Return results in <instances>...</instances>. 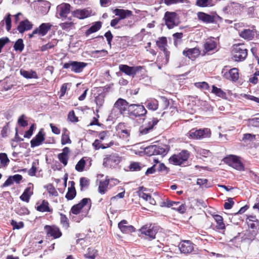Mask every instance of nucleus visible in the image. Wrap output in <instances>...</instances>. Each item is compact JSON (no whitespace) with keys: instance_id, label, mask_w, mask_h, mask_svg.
Here are the masks:
<instances>
[{"instance_id":"obj_1","label":"nucleus","mask_w":259,"mask_h":259,"mask_svg":"<svg viewBox=\"0 0 259 259\" xmlns=\"http://www.w3.org/2000/svg\"><path fill=\"white\" fill-rule=\"evenodd\" d=\"M155 144L146 147L144 149L145 153L148 156L161 155L162 157L165 156L170 150L169 145L155 142Z\"/></svg>"},{"instance_id":"obj_2","label":"nucleus","mask_w":259,"mask_h":259,"mask_svg":"<svg viewBox=\"0 0 259 259\" xmlns=\"http://www.w3.org/2000/svg\"><path fill=\"white\" fill-rule=\"evenodd\" d=\"M232 55L233 60L241 62L246 59L247 56V50L244 44H235L232 47Z\"/></svg>"},{"instance_id":"obj_3","label":"nucleus","mask_w":259,"mask_h":259,"mask_svg":"<svg viewBox=\"0 0 259 259\" xmlns=\"http://www.w3.org/2000/svg\"><path fill=\"white\" fill-rule=\"evenodd\" d=\"M190 157V152L187 150H183L177 154L171 156L168 160L173 165H181L186 161Z\"/></svg>"},{"instance_id":"obj_4","label":"nucleus","mask_w":259,"mask_h":259,"mask_svg":"<svg viewBox=\"0 0 259 259\" xmlns=\"http://www.w3.org/2000/svg\"><path fill=\"white\" fill-rule=\"evenodd\" d=\"M198 19L204 23H215L221 21L222 18L215 12L208 14L202 12H199L197 14Z\"/></svg>"},{"instance_id":"obj_5","label":"nucleus","mask_w":259,"mask_h":259,"mask_svg":"<svg viewBox=\"0 0 259 259\" xmlns=\"http://www.w3.org/2000/svg\"><path fill=\"white\" fill-rule=\"evenodd\" d=\"M159 230V227L154 224H146L142 227L139 231L142 234L145 235L149 240L155 238V235Z\"/></svg>"},{"instance_id":"obj_6","label":"nucleus","mask_w":259,"mask_h":259,"mask_svg":"<svg viewBox=\"0 0 259 259\" xmlns=\"http://www.w3.org/2000/svg\"><path fill=\"white\" fill-rule=\"evenodd\" d=\"M128 111V116L131 118L143 116L147 113L145 107L141 104H131Z\"/></svg>"},{"instance_id":"obj_7","label":"nucleus","mask_w":259,"mask_h":259,"mask_svg":"<svg viewBox=\"0 0 259 259\" xmlns=\"http://www.w3.org/2000/svg\"><path fill=\"white\" fill-rule=\"evenodd\" d=\"M88 64L83 62H78L75 61H70L67 63L64 64L63 68L69 69L71 71L79 73L81 72L83 69L87 66Z\"/></svg>"},{"instance_id":"obj_8","label":"nucleus","mask_w":259,"mask_h":259,"mask_svg":"<svg viewBox=\"0 0 259 259\" xmlns=\"http://www.w3.org/2000/svg\"><path fill=\"white\" fill-rule=\"evenodd\" d=\"M121 161V157L118 154L112 153L107 155L103 159V165L105 167H114Z\"/></svg>"},{"instance_id":"obj_9","label":"nucleus","mask_w":259,"mask_h":259,"mask_svg":"<svg viewBox=\"0 0 259 259\" xmlns=\"http://www.w3.org/2000/svg\"><path fill=\"white\" fill-rule=\"evenodd\" d=\"M130 104L125 100L119 98L114 103L113 111L117 109L120 114L128 115V110L130 109Z\"/></svg>"},{"instance_id":"obj_10","label":"nucleus","mask_w":259,"mask_h":259,"mask_svg":"<svg viewBox=\"0 0 259 259\" xmlns=\"http://www.w3.org/2000/svg\"><path fill=\"white\" fill-rule=\"evenodd\" d=\"M223 161L225 163L231 166L237 170H242L244 169V166L243 164L240 160L239 157L237 156L233 155H229V156L225 157L223 159Z\"/></svg>"},{"instance_id":"obj_11","label":"nucleus","mask_w":259,"mask_h":259,"mask_svg":"<svg viewBox=\"0 0 259 259\" xmlns=\"http://www.w3.org/2000/svg\"><path fill=\"white\" fill-rule=\"evenodd\" d=\"M189 134L191 139L198 140L210 137L211 133L207 128L199 130L193 128L190 131Z\"/></svg>"},{"instance_id":"obj_12","label":"nucleus","mask_w":259,"mask_h":259,"mask_svg":"<svg viewBox=\"0 0 259 259\" xmlns=\"http://www.w3.org/2000/svg\"><path fill=\"white\" fill-rule=\"evenodd\" d=\"M71 6L67 3H62L57 7L56 16L62 20L66 19L70 12Z\"/></svg>"},{"instance_id":"obj_13","label":"nucleus","mask_w":259,"mask_h":259,"mask_svg":"<svg viewBox=\"0 0 259 259\" xmlns=\"http://www.w3.org/2000/svg\"><path fill=\"white\" fill-rule=\"evenodd\" d=\"M164 19L165 25L169 29H171L178 25L177 23V14L174 12H166L164 14Z\"/></svg>"},{"instance_id":"obj_14","label":"nucleus","mask_w":259,"mask_h":259,"mask_svg":"<svg viewBox=\"0 0 259 259\" xmlns=\"http://www.w3.org/2000/svg\"><path fill=\"white\" fill-rule=\"evenodd\" d=\"M44 229L47 236L52 237L54 239L59 238L62 236L60 229L55 226L46 225Z\"/></svg>"},{"instance_id":"obj_15","label":"nucleus","mask_w":259,"mask_h":259,"mask_svg":"<svg viewBox=\"0 0 259 259\" xmlns=\"http://www.w3.org/2000/svg\"><path fill=\"white\" fill-rule=\"evenodd\" d=\"M141 67H131L127 65L120 64L119 66L120 71L125 73L126 75L131 76L133 77L135 76L137 72L141 69Z\"/></svg>"},{"instance_id":"obj_16","label":"nucleus","mask_w":259,"mask_h":259,"mask_svg":"<svg viewBox=\"0 0 259 259\" xmlns=\"http://www.w3.org/2000/svg\"><path fill=\"white\" fill-rule=\"evenodd\" d=\"M45 140V133L43 129H41L37 134L31 140V147L34 148L41 145Z\"/></svg>"},{"instance_id":"obj_17","label":"nucleus","mask_w":259,"mask_h":259,"mask_svg":"<svg viewBox=\"0 0 259 259\" xmlns=\"http://www.w3.org/2000/svg\"><path fill=\"white\" fill-rule=\"evenodd\" d=\"M222 74H223L224 77L233 81H237L239 78L238 70L236 68L231 69L229 71H227L225 69H223Z\"/></svg>"},{"instance_id":"obj_18","label":"nucleus","mask_w":259,"mask_h":259,"mask_svg":"<svg viewBox=\"0 0 259 259\" xmlns=\"http://www.w3.org/2000/svg\"><path fill=\"white\" fill-rule=\"evenodd\" d=\"M118 227L122 233L129 234L135 232L136 229L132 225H128L125 220H121L118 224Z\"/></svg>"},{"instance_id":"obj_19","label":"nucleus","mask_w":259,"mask_h":259,"mask_svg":"<svg viewBox=\"0 0 259 259\" xmlns=\"http://www.w3.org/2000/svg\"><path fill=\"white\" fill-rule=\"evenodd\" d=\"M179 248L183 253H191L194 249L193 244L189 240L183 241L179 245Z\"/></svg>"},{"instance_id":"obj_20","label":"nucleus","mask_w":259,"mask_h":259,"mask_svg":"<svg viewBox=\"0 0 259 259\" xmlns=\"http://www.w3.org/2000/svg\"><path fill=\"white\" fill-rule=\"evenodd\" d=\"M217 42L213 37L207 38L203 45L205 53L214 51L217 47Z\"/></svg>"},{"instance_id":"obj_21","label":"nucleus","mask_w":259,"mask_h":259,"mask_svg":"<svg viewBox=\"0 0 259 259\" xmlns=\"http://www.w3.org/2000/svg\"><path fill=\"white\" fill-rule=\"evenodd\" d=\"M200 53L199 49L196 47L192 49H186L183 52V54L185 56L191 60L195 59L200 55Z\"/></svg>"},{"instance_id":"obj_22","label":"nucleus","mask_w":259,"mask_h":259,"mask_svg":"<svg viewBox=\"0 0 259 259\" xmlns=\"http://www.w3.org/2000/svg\"><path fill=\"white\" fill-rule=\"evenodd\" d=\"M249 228L248 237L250 239H253L257 234V228L259 225L258 221L247 222Z\"/></svg>"},{"instance_id":"obj_23","label":"nucleus","mask_w":259,"mask_h":259,"mask_svg":"<svg viewBox=\"0 0 259 259\" xmlns=\"http://www.w3.org/2000/svg\"><path fill=\"white\" fill-rule=\"evenodd\" d=\"M33 24L28 20L26 19L20 22L17 26V30L20 33L32 29Z\"/></svg>"},{"instance_id":"obj_24","label":"nucleus","mask_w":259,"mask_h":259,"mask_svg":"<svg viewBox=\"0 0 259 259\" xmlns=\"http://www.w3.org/2000/svg\"><path fill=\"white\" fill-rule=\"evenodd\" d=\"M72 15L73 17L79 19H83L91 15L89 11L86 9H77L72 12Z\"/></svg>"},{"instance_id":"obj_25","label":"nucleus","mask_w":259,"mask_h":259,"mask_svg":"<svg viewBox=\"0 0 259 259\" xmlns=\"http://www.w3.org/2000/svg\"><path fill=\"white\" fill-rule=\"evenodd\" d=\"M52 26L53 25L50 23H43L39 25L38 28L35 29H37L38 34L44 36L47 34Z\"/></svg>"},{"instance_id":"obj_26","label":"nucleus","mask_w":259,"mask_h":259,"mask_svg":"<svg viewBox=\"0 0 259 259\" xmlns=\"http://www.w3.org/2000/svg\"><path fill=\"white\" fill-rule=\"evenodd\" d=\"M255 30L250 29H244L240 32V36L245 39L251 40L254 37Z\"/></svg>"},{"instance_id":"obj_27","label":"nucleus","mask_w":259,"mask_h":259,"mask_svg":"<svg viewBox=\"0 0 259 259\" xmlns=\"http://www.w3.org/2000/svg\"><path fill=\"white\" fill-rule=\"evenodd\" d=\"M20 73L23 77L27 79L38 78V76L36 72L32 69L27 71L24 69H20Z\"/></svg>"},{"instance_id":"obj_28","label":"nucleus","mask_w":259,"mask_h":259,"mask_svg":"<svg viewBox=\"0 0 259 259\" xmlns=\"http://www.w3.org/2000/svg\"><path fill=\"white\" fill-rule=\"evenodd\" d=\"M158 120L156 118L153 117L150 119L147 125L142 130L141 133L143 134H147L150 130H152L153 127L157 124Z\"/></svg>"},{"instance_id":"obj_29","label":"nucleus","mask_w":259,"mask_h":259,"mask_svg":"<svg viewBox=\"0 0 259 259\" xmlns=\"http://www.w3.org/2000/svg\"><path fill=\"white\" fill-rule=\"evenodd\" d=\"M32 189L30 187H27L24 191L20 198L23 201L29 202L30 197L33 195Z\"/></svg>"},{"instance_id":"obj_30","label":"nucleus","mask_w":259,"mask_h":259,"mask_svg":"<svg viewBox=\"0 0 259 259\" xmlns=\"http://www.w3.org/2000/svg\"><path fill=\"white\" fill-rule=\"evenodd\" d=\"M102 24V22L100 21H97L93 23L92 26L85 32V36H88L91 34L98 31L101 29Z\"/></svg>"},{"instance_id":"obj_31","label":"nucleus","mask_w":259,"mask_h":259,"mask_svg":"<svg viewBox=\"0 0 259 259\" xmlns=\"http://www.w3.org/2000/svg\"><path fill=\"white\" fill-rule=\"evenodd\" d=\"M36 210L39 212H52L53 210L49 207V202L46 200H44L42 201V203L37 205L36 207Z\"/></svg>"},{"instance_id":"obj_32","label":"nucleus","mask_w":259,"mask_h":259,"mask_svg":"<svg viewBox=\"0 0 259 259\" xmlns=\"http://www.w3.org/2000/svg\"><path fill=\"white\" fill-rule=\"evenodd\" d=\"M114 13L116 16L119 17L120 20L125 18L126 17L130 16L132 14V11L130 10L118 9H115Z\"/></svg>"},{"instance_id":"obj_33","label":"nucleus","mask_w":259,"mask_h":259,"mask_svg":"<svg viewBox=\"0 0 259 259\" xmlns=\"http://www.w3.org/2000/svg\"><path fill=\"white\" fill-rule=\"evenodd\" d=\"M124 123H120L118 125V134L120 137L124 139L127 138L130 135V131L127 129L124 128Z\"/></svg>"},{"instance_id":"obj_34","label":"nucleus","mask_w":259,"mask_h":259,"mask_svg":"<svg viewBox=\"0 0 259 259\" xmlns=\"http://www.w3.org/2000/svg\"><path fill=\"white\" fill-rule=\"evenodd\" d=\"M146 107L149 109L153 111L157 109L158 107V102L155 99H150L147 100L145 103Z\"/></svg>"},{"instance_id":"obj_35","label":"nucleus","mask_w":259,"mask_h":259,"mask_svg":"<svg viewBox=\"0 0 259 259\" xmlns=\"http://www.w3.org/2000/svg\"><path fill=\"white\" fill-rule=\"evenodd\" d=\"M213 218L217 223L216 228L218 230H224L225 229V225L223 222V218L219 214L213 215Z\"/></svg>"},{"instance_id":"obj_36","label":"nucleus","mask_w":259,"mask_h":259,"mask_svg":"<svg viewBox=\"0 0 259 259\" xmlns=\"http://www.w3.org/2000/svg\"><path fill=\"white\" fill-rule=\"evenodd\" d=\"M110 180L106 179L104 181H101L100 182L98 191L99 193L102 195L105 194L107 190L108 186L109 184Z\"/></svg>"},{"instance_id":"obj_37","label":"nucleus","mask_w":259,"mask_h":259,"mask_svg":"<svg viewBox=\"0 0 259 259\" xmlns=\"http://www.w3.org/2000/svg\"><path fill=\"white\" fill-rule=\"evenodd\" d=\"M113 144V141H111L109 144H106V145L101 144L100 141L99 140L96 139L93 143V146L95 150H99L100 148L104 149L107 147H109L112 146Z\"/></svg>"},{"instance_id":"obj_38","label":"nucleus","mask_w":259,"mask_h":259,"mask_svg":"<svg viewBox=\"0 0 259 259\" xmlns=\"http://www.w3.org/2000/svg\"><path fill=\"white\" fill-rule=\"evenodd\" d=\"M211 93L223 99L227 98V94L221 88H218L214 85L212 86Z\"/></svg>"},{"instance_id":"obj_39","label":"nucleus","mask_w":259,"mask_h":259,"mask_svg":"<svg viewBox=\"0 0 259 259\" xmlns=\"http://www.w3.org/2000/svg\"><path fill=\"white\" fill-rule=\"evenodd\" d=\"M77 206L82 210L85 206L88 207V210H89L92 205L91 200L90 198H83L78 203L76 204Z\"/></svg>"},{"instance_id":"obj_40","label":"nucleus","mask_w":259,"mask_h":259,"mask_svg":"<svg viewBox=\"0 0 259 259\" xmlns=\"http://www.w3.org/2000/svg\"><path fill=\"white\" fill-rule=\"evenodd\" d=\"M71 140L69 137V133L66 128L63 129V133L61 136V144L64 145L66 144H71Z\"/></svg>"},{"instance_id":"obj_41","label":"nucleus","mask_w":259,"mask_h":259,"mask_svg":"<svg viewBox=\"0 0 259 259\" xmlns=\"http://www.w3.org/2000/svg\"><path fill=\"white\" fill-rule=\"evenodd\" d=\"M76 195V192L74 186H71L68 188V191L65 195V198L68 200H71L74 198Z\"/></svg>"},{"instance_id":"obj_42","label":"nucleus","mask_w":259,"mask_h":259,"mask_svg":"<svg viewBox=\"0 0 259 259\" xmlns=\"http://www.w3.org/2000/svg\"><path fill=\"white\" fill-rule=\"evenodd\" d=\"M15 211L20 215H26L29 213V211L28 208L21 205H18V206L15 208Z\"/></svg>"},{"instance_id":"obj_43","label":"nucleus","mask_w":259,"mask_h":259,"mask_svg":"<svg viewBox=\"0 0 259 259\" xmlns=\"http://www.w3.org/2000/svg\"><path fill=\"white\" fill-rule=\"evenodd\" d=\"M172 207V209L177 210L180 213H184L186 210V206L185 204L176 201V204Z\"/></svg>"},{"instance_id":"obj_44","label":"nucleus","mask_w":259,"mask_h":259,"mask_svg":"<svg viewBox=\"0 0 259 259\" xmlns=\"http://www.w3.org/2000/svg\"><path fill=\"white\" fill-rule=\"evenodd\" d=\"M58 40L56 39H52L51 41L48 44L43 45L40 48V50L42 52H45L49 49L53 48L55 46L57 45Z\"/></svg>"},{"instance_id":"obj_45","label":"nucleus","mask_w":259,"mask_h":259,"mask_svg":"<svg viewBox=\"0 0 259 259\" xmlns=\"http://www.w3.org/2000/svg\"><path fill=\"white\" fill-rule=\"evenodd\" d=\"M156 45L161 50H165L167 46V39L165 37H161L156 41Z\"/></svg>"},{"instance_id":"obj_46","label":"nucleus","mask_w":259,"mask_h":259,"mask_svg":"<svg viewBox=\"0 0 259 259\" xmlns=\"http://www.w3.org/2000/svg\"><path fill=\"white\" fill-rule=\"evenodd\" d=\"M212 0H197L196 5L199 7H208L212 6Z\"/></svg>"},{"instance_id":"obj_47","label":"nucleus","mask_w":259,"mask_h":259,"mask_svg":"<svg viewBox=\"0 0 259 259\" xmlns=\"http://www.w3.org/2000/svg\"><path fill=\"white\" fill-rule=\"evenodd\" d=\"M144 165L139 162H132L131 163L129 168L131 171H140Z\"/></svg>"},{"instance_id":"obj_48","label":"nucleus","mask_w":259,"mask_h":259,"mask_svg":"<svg viewBox=\"0 0 259 259\" xmlns=\"http://www.w3.org/2000/svg\"><path fill=\"white\" fill-rule=\"evenodd\" d=\"M50 7L51 4L50 2L46 1H41L39 6V9L44 8V10H42V14H46L49 11Z\"/></svg>"},{"instance_id":"obj_49","label":"nucleus","mask_w":259,"mask_h":259,"mask_svg":"<svg viewBox=\"0 0 259 259\" xmlns=\"http://www.w3.org/2000/svg\"><path fill=\"white\" fill-rule=\"evenodd\" d=\"M60 27L63 30L69 31L74 28V23L72 22H66L60 24Z\"/></svg>"},{"instance_id":"obj_50","label":"nucleus","mask_w":259,"mask_h":259,"mask_svg":"<svg viewBox=\"0 0 259 259\" xmlns=\"http://www.w3.org/2000/svg\"><path fill=\"white\" fill-rule=\"evenodd\" d=\"M24 48L23 41L22 39H18L14 45V50L16 51L22 52Z\"/></svg>"},{"instance_id":"obj_51","label":"nucleus","mask_w":259,"mask_h":259,"mask_svg":"<svg viewBox=\"0 0 259 259\" xmlns=\"http://www.w3.org/2000/svg\"><path fill=\"white\" fill-rule=\"evenodd\" d=\"M60 222L66 229H67L69 227V220L66 215L63 213L60 214Z\"/></svg>"},{"instance_id":"obj_52","label":"nucleus","mask_w":259,"mask_h":259,"mask_svg":"<svg viewBox=\"0 0 259 259\" xmlns=\"http://www.w3.org/2000/svg\"><path fill=\"white\" fill-rule=\"evenodd\" d=\"M85 164V161L81 158L76 164L75 169L78 171H82Z\"/></svg>"},{"instance_id":"obj_53","label":"nucleus","mask_w":259,"mask_h":259,"mask_svg":"<svg viewBox=\"0 0 259 259\" xmlns=\"http://www.w3.org/2000/svg\"><path fill=\"white\" fill-rule=\"evenodd\" d=\"M208 180L206 179L199 178L197 180V185H199L200 187H204L205 188H209L210 185L207 184Z\"/></svg>"},{"instance_id":"obj_54","label":"nucleus","mask_w":259,"mask_h":259,"mask_svg":"<svg viewBox=\"0 0 259 259\" xmlns=\"http://www.w3.org/2000/svg\"><path fill=\"white\" fill-rule=\"evenodd\" d=\"M46 188L50 194L55 196H58V192L52 184H48L46 186Z\"/></svg>"},{"instance_id":"obj_55","label":"nucleus","mask_w":259,"mask_h":259,"mask_svg":"<svg viewBox=\"0 0 259 259\" xmlns=\"http://www.w3.org/2000/svg\"><path fill=\"white\" fill-rule=\"evenodd\" d=\"M156 171L166 174L168 171V168L163 163H160L158 165H156Z\"/></svg>"},{"instance_id":"obj_56","label":"nucleus","mask_w":259,"mask_h":259,"mask_svg":"<svg viewBox=\"0 0 259 259\" xmlns=\"http://www.w3.org/2000/svg\"><path fill=\"white\" fill-rule=\"evenodd\" d=\"M79 182L81 190H82L83 188H87L90 184L89 180L84 177L81 178Z\"/></svg>"},{"instance_id":"obj_57","label":"nucleus","mask_w":259,"mask_h":259,"mask_svg":"<svg viewBox=\"0 0 259 259\" xmlns=\"http://www.w3.org/2000/svg\"><path fill=\"white\" fill-rule=\"evenodd\" d=\"M86 214H78V215H75V214H73V215H72L71 214L70 215V218L73 221H74L75 222H80V221H81L85 216H86Z\"/></svg>"},{"instance_id":"obj_58","label":"nucleus","mask_w":259,"mask_h":259,"mask_svg":"<svg viewBox=\"0 0 259 259\" xmlns=\"http://www.w3.org/2000/svg\"><path fill=\"white\" fill-rule=\"evenodd\" d=\"M174 39L175 45H176L178 43L181 41L182 38L183 36V34L182 32H177L172 35Z\"/></svg>"},{"instance_id":"obj_59","label":"nucleus","mask_w":259,"mask_h":259,"mask_svg":"<svg viewBox=\"0 0 259 259\" xmlns=\"http://www.w3.org/2000/svg\"><path fill=\"white\" fill-rule=\"evenodd\" d=\"M0 160L1 164L4 166L7 165L9 162V159L6 153L0 154Z\"/></svg>"},{"instance_id":"obj_60","label":"nucleus","mask_w":259,"mask_h":259,"mask_svg":"<svg viewBox=\"0 0 259 259\" xmlns=\"http://www.w3.org/2000/svg\"><path fill=\"white\" fill-rule=\"evenodd\" d=\"M197 152L198 154L204 157H207L211 155V152L209 150L203 149H198Z\"/></svg>"},{"instance_id":"obj_61","label":"nucleus","mask_w":259,"mask_h":259,"mask_svg":"<svg viewBox=\"0 0 259 259\" xmlns=\"http://www.w3.org/2000/svg\"><path fill=\"white\" fill-rule=\"evenodd\" d=\"M58 158L60 161L62 162L64 166L66 165L68 163V156H66L64 154L59 153Z\"/></svg>"},{"instance_id":"obj_62","label":"nucleus","mask_w":259,"mask_h":259,"mask_svg":"<svg viewBox=\"0 0 259 259\" xmlns=\"http://www.w3.org/2000/svg\"><path fill=\"white\" fill-rule=\"evenodd\" d=\"M81 212V209H80L77 204H75L72 206L70 209V215H71V213L75 215H78L80 214Z\"/></svg>"},{"instance_id":"obj_63","label":"nucleus","mask_w":259,"mask_h":259,"mask_svg":"<svg viewBox=\"0 0 259 259\" xmlns=\"http://www.w3.org/2000/svg\"><path fill=\"white\" fill-rule=\"evenodd\" d=\"M195 85L197 88L202 89L205 90H208L209 88L208 84L205 81L196 82L195 83Z\"/></svg>"},{"instance_id":"obj_64","label":"nucleus","mask_w":259,"mask_h":259,"mask_svg":"<svg viewBox=\"0 0 259 259\" xmlns=\"http://www.w3.org/2000/svg\"><path fill=\"white\" fill-rule=\"evenodd\" d=\"M68 119L73 122L78 121V118L75 116L73 110L70 111L68 114Z\"/></svg>"}]
</instances>
